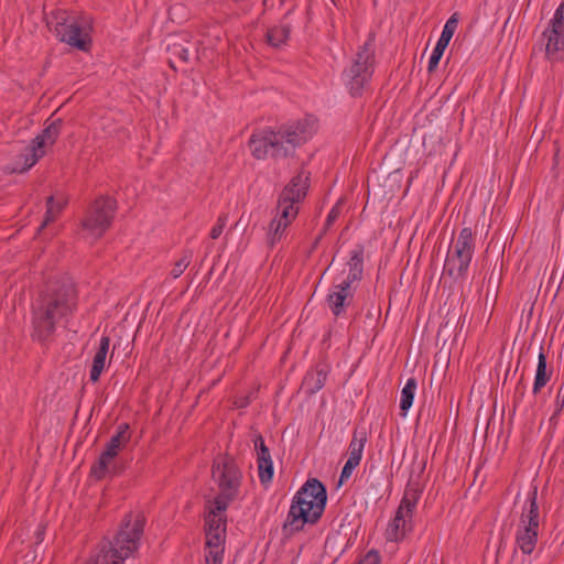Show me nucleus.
<instances>
[{
    "label": "nucleus",
    "mask_w": 564,
    "mask_h": 564,
    "mask_svg": "<svg viewBox=\"0 0 564 564\" xmlns=\"http://www.w3.org/2000/svg\"><path fill=\"white\" fill-rule=\"evenodd\" d=\"M76 306L75 284H44L32 304V338L41 344L50 343L57 324L70 316Z\"/></svg>",
    "instance_id": "1"
},
{
    "label": "nucleus",
    "mask_w": 564,
    "mask_h": 564,
    "mask_svg": "<svg viewBox=\"0 0 564 564\" xmlns=\"http://www.w3.org/2000/svg\"><path fill=\"white\" fill-rule=\"evenodd\" d=\"M327 503L325 485L316 478H310L292 499L286 519L282 525L285 536L301 532L305 524H316Z\"/></svg>",
    "instance_id": "2"
},
{
    "label": "nucleus",
    "mask_w": 564,
    "mask_h": 564,
    "mask_svg": "<svg viewBox=\"0 0 564 564\" xmlns=\"http://www.w3.org/2000/svg\"><path fill=\"white\" fill-rule=\"evenodd\" d=\"M144 524L145 518L142 513H128L113 540L100 543L87 564H122L138 551Z\"/></svg>",
    "instance_id": "3"
},
{
    "label": "nucleus",
    "mask_w": 564,
    "mask_h": 564,
    "mask_svg": "<svg viewBox=\"0 0 564 564\" xmlns=\"http://www.w3.org/2000/svg\"><path fill=\"white\" fill-rule=\"evenodd\" d=\"M54 31L61 42L83 52L90 50L91 20L89 17H77L61 10L54 14Z\"/></svg>",
    "instance_id": "4"
},
{
    "label": "nucleus",
    "mask_w": 564,
    "mask_h": 564,
    "mask_svg": "<svg viewBox=\"0 0 564 564\" xmlns=\"http://www.w3.org/2000/svg\"><path fill=\"white\" fill-rule=\"evenodd\" d=\"M212 476L219 488L218 495L213 499L230 506L238 498L242 481V473L237 463L228 455L216 457Z\"/></svg>",
    "instance_id": "5"
},
{
    "label": "nucleus",
    "mask_w": 564,
    "mask_h": 564,
    "mask_svg": "<svg viewBox=\"0 0 564 564\" xmlns=\"http://www.w3.org/2000/svg\"><path fill=\"white\" fill-rule=\"evenodd\" d=\"M475 251V237L471 228H463L448 251L444 264V273L454 280L467 279V272Z\"/></svg>",
    "instance_id": "6"
},
{
    "label": "nucleus",
    "mask_w": 564,
    "mask_h": 564,
    "mask_svg": "<svg viewBox=\"0 0 564 564\" xmlns=\"http://www.w3.org/2000/svg\"><path fill=\"white\" fill-rule=\"evenodd\" d=\"M373 39L370 36L356 54L354 63L344 70L347 88L352 97L360 96L366 83L373 72L375 52L372 50Z\"/></svg>",
    "instance_id": "7"
},
{
    "label": "nucleus",
    "mask_w": 564,
    "mask_h": 564,
    "mask_svg": "<svg viewBox=\"0 0 564 564\" xmlns=\"http://www.w3.org/2000/svg\"><path fill=\"white\" fill-rule=\"evenodd\" d=\"M63 127V120L56 119L50 122L40 134L31 140L18 156L15 164L22 163L21 167L15 166L14 172L24 173L29 171L46 153L45 148L53 145L57 140Z\"/></svg>",
    "instance_id": "8"
},
{
    "label": "nucleus",
    "mask_w": 564,
    "mask_h": 564,
    "mask_svg": "<svg viewBox=\"0 0 564 564\" xmlns=\"http://www.w3.org/2000/svg\"><path fill=\"white\" fill-rule=\"evenodd\" d=\"M117 210V200L110 196H99L89 206L82 220V228L95 239H99L110 228Z\"/></svg>",
    "instance_id": "9"
},
{
    "label": "nucleus",
    "mask_w": 564,
    "mask_h": 564,
    "mask_svg": "<svg viewBox=\"0 0 564 564\" xmlns=\"http://www.w3.org/2000/svg\"><path fill=\"white\" fill-rule=\"evenodd\" d=\"M131 438L130 426L128 423H120L116 433L110 437L100 454L99 458L91 465L90 474L98 480L104 479L108 474H117L115 466L111 468V462L118 456Z\"/></svg>",
    "instance_id": "10"
},
{
    "label": "nucleus",
    "mask_w": 564,
    "mask_h": 564,
    "mask_svg": "<svg viewBox=\"0 0 564 564\" xmlns=\"http://www.w3.org/2000/svg\"><path fill=\"white\" fill-rule=\"evenodd\" d=\"M229 505L207 498L204 511V531L206 541L226 542L227 509Z\"/></svg>",
    "instance_id": "11"
},
{
    "label": "nucleus",
    "mask_w": 564,
    "mask_h": 564,
    "mask_svg": "<svg viewBox=\"0 0 564 564\" xmlns=\"http://www.w3.org/2000/svg\"><path fill=\"white\" fill-rule=\"evenodd\" d=\"M278 140H280L279 135L274 134L273 130H262L251 135L249 148L257 160H264L269 156L275 160L290 156V148Z\"/></svg>",
    "instance_id": "12"
},
{
    "label": "nucleus",
    "mask_w": 564,
    "mask_h": 564,
    "mask_svg": "<svg viewBox=\"0 0 564 564\" xmlns=\"http://www.w3.org/2000/svg\"><path fill=\"white\" fill-rule=\"evenodd\" d=\"M310 128L308 120L304 119L281 126L278 131H274V134L279 135V142H283L285 147L290 148L291 155L296 147L306 142L311 134Z\"/></svg>",
    "instance_id": "13"
},
{
    "label": "nucleus",
    "mask_w": 564,
    "mask_h": 564,
    "mask_svg": "<svg viewBox=\"0 0 564 564\" xmlns=\"http://www.w3.org/2000/svg\"><path fill=\"white\" fill-rule=\"evenodd\" d=\"M355 288L352 284H334L326 296V303L336 317L346 315L347 308L352 304Z\"/></svg>",
    "instance_id": "14"
},
{
    "label": "nucleus",
    "mask_w": 564,
    "mask_h": 564,
    "mask_svg": "<svg viewBox=\"0 0 564 564\" xmlns=\"http://www.w3.org/2000/svg\"><path fill=\"white\" fill-rule=\"evenodd\" d=\"M310 172L301 170L283 188L280 196L284 198H294L295 202H302L310 187Z\"/></svg>",
    "instance_id": "15"
},
{
    "label": "nucleus",
    "mask_w": 564,
    "mask_h": 564,
    "mask_svg": "<svg viewBox=\"0 0 564 564\" xmlns=\"http://www.w3.org/2000/svg\"><path fill=\"white\" fill-rule=\"evenodd\" d=\"M328 376V366L327 365H317L314 370L308 371L302 382V387L308 395L315 394L319 391L327 379Z\"/></svg>",
    "instance_id": "16"
},
{
    "label": "nucleus",
    "mask_w": 564,
    "mask_h": 564,
    "mask_svg": "<svg viewBox=\"0 0 564 564\" xmlns=\"http://www.w3.org/2000/svg\"><path fill=\"white\" fill-rule=\"evenodd\" d=\"M539 538V528L521 524L516 534V543L525 555L533 553Z\"/></svg>",
    "instance_id": "17"
},
{
    "label": "nucleus",
    "mask_w": 564,
    "mask_h": 564,
    "mask_svg": "<svg viewBox=\"0 0 564 564\" xmlns=\"http://www.w3.org/2000/svg\"><path fill=\"white\" fill-rule=\"evenodd\" d=\"M552 373L553 369L552 367H547L546 356L544 354L543 347L541 346L538 356V366L534 382L532 387V393L534 395L539 394L541 390L547 384V382L551 380Z\"/></svg>",
    "instance_id": "18"
},
{
    "label": "nucleus",
    "mask_w": 564,
    "mask_h": 564,
    "mask_svg": "<svg viewBox=\"0 0 564 564\" xmlns=\"http://www.w3.org/2000/svg\"><path fill=\"white\" fill-rule=\"evenodd\" d=\"M408 518L402 511H397L393 520L388 527L387 533L390 541L399 542L403 540L409 532L412 531L411 518Z\"/></svg>",
    "instance_id": "19"
},
{
    "label": "nucleus",
    "mask_w": 564,
    "mask_h": 564,
    "mask_svg": "<svg viewBox=\"0 0 564 564\" xmlns=\"http://www.w3.org/2000/svg\"><path fill=\"white\" fill-rule=\"evenodd\" d=\"M364 260L365 247L364 245L358 243L350 252V258L348 261L349 273L347 276V282H359L364 278Z\"/></svg>",
    "instance_id": "20"
},
{
    "label": "nucleus",
    "mask_w": 564,
    "mask_h": 564,
    "mask_svg": "<svg viewBox=\"0 0 564 564\" xmlns=\"http://www.w3.org/2000/svg\"><path fill=\"white\" fill-rule=\"evenodd\" d=\"M110 338L108 336H101L99 347L94 356L93 365L90 368L89 379L93 382H97L100 375L106 366V358L109 350Z\"/></svg>",
    "instance_id": "21"
},
{
    "label": "nucleus",
    "mask_w": 564,
    "mask_h": 564,
    "mask_svg": "<svg viewBox=\"0 0 564 564\" xmlns=\"http://www.w3.org/2000/svg\"><path fill=\"white\" fill-rule=\"evenodd\" d=\"M545 43V55L551 62L564 61V35H554L552 33H542Z\"/></svg>",
    "instance_id": "22"
},
{
    "label": "nucleus",
    "mask_w": 564,
    "mask_h": 564,
    "mask_svg": "<svg viewBox=\"0 0 564 564\" xmlns=\"http://www.w3.org/2000/svg\"><path fill=\"white\" fill-rule=\"evenodd\" d=\"M297 203L299 202H295L294 198L279 196L275 216L281 219V221H284L288 227L299 214V207L295 206Z\"/></svg>",
    "instance_id": "23"
},
{
    "label": "nucleus",
    "mask_w": 564,
    "mask_h": 564,
    "mask_svg": "<svg viewBox=\"0 0 564 564\" xmlns=\"http://www.w3.org/2000/svg\"><path fill=\"white\" fill-rule=\"evenodd\" d=\"M538 491L534 488L529 495V509L527 513H522L520 518V524L539 528V505H538Z\"/></svg>",
    "instance_id": "24"
},
{
    "label": "nucleus",
    "mask_w": 564,
    "mask_h": 564,
    "mask_svg": "<svg viewBox=\"0 0 564 564\" xmlns=\"http://www.w3.org/2000/svg\"><path fill=\"white\" fill-rule=\"evenodd\" d=\"M367 442L366 432L355 431L352 434V438L349 443V460H354L356 464H360L362 458V452L365 448V444Z\"/></svg>",
    "instance_id": "25"
},
{
    "label": "nucleus",
    "mask_w": 564,
    "mask_h": 564,
    "mask_svg": "<svg viewBox=\"0 0 564 564\" xmlns=\"http://www.w3.org/2000/svg\"><path fill=\"white\" fill-rule=\"evenodd\" d=\"M416 386H417L416 379L410 378V379H408L405 386L401 390L400 411H401V415H403V416L406 415L409 409L412 406Z\"/></svg>",
    "instance_id": "26"
},
{
    "label": "nucleus",
    "mask_w": 564,
    "mask_h": 564,
    "mask_svg": "<svg viewBox=\"0 0 564 564\" xmlns=\"http://www.w3.org/2000/svg\"><path fill=\"white\" fill-rule=\"evenodd\" d=\"M291 28L289 24L273 26L267 32V42L273 47H280L290 36Z\"/></svg>",
    "instance_id": "27"
},
{
    "label": "nucleus",
    "mask_w": 564,
    "mask_h": 564,
    "mask_svg": "<svg viewBox=\"0 0 564 564\" xmlns=\"http://www.w3.org/2000/svg\"><path fill=\"white\" fill-rule=\"evenodd\" d=\"M205 563L206 564H223L225 542L206 541L205 542Z\"/></svg>",
    "instance_id": "28"
},
{
    "label": "nucleus",
    "mask_w": 564,
    "mask_h": 564,
    "mask_svg": "<svg viewBox=\"0 0 564 564\" xmlns=\"http://www.w3.org/2000/svg\"><path fill=\"white\" fill-rule=\"evenodd\" d=\"M63 207L64 203L55 202V197L53 195L46 198V212L44 219L37 229V234H40L48 224L53 223L57 218Z\"/></svg>",
    "instance_id": "29"
},
{
    "label": "nucleus",
    "mask_w": 564,
    "mask_h": 564,
    "mask_svg": "<svg viewBox=\"0 0 564 564\" xmlns=\"http://www.w3.org/2000/svg\"><path fill=\"white\" fill-rule=\"evenodd\" d=\"M286 228L284 221H281L276 216L271 220L267 235V243L270 248H273L281 240Z\"/></svg>",
    "instance_id": "30"
},
{
    "label": "nucleus",
    "mask_w": 564,
    "mask_h": 564,
    "mask_svg": "<svg viewBox=\"0 0 564 564\" xmlns=\"http://www.w3.org/2000/svg\"><path fill=\"white\" fill-rule=\"evenodd\" d=\"M554 35H564V1L556 8L547 28L543 31Z\"/></svg>",
    "instance_id": "31"
},
{
    "label": "nucleus",
    "mask_w": 564,
    "mask_h": 564,
    "mask_svg": "<svg viewBox=\"0 0 564 564\" xmlns=\"http://www.w3.org/2000/svg\"><path fill=\"white\" fill-rule=\"evenodd\" d=\"M258 475L262 485H268L273 478V462L272 458L257 460Z\"/></svg>",
    "instance_id": "32"
},
{
    "label": "nucleus",
    "mask_w": 564,
    "mask_h": 564,
    "mask_svg": "<svg viewBox=\"0 0 564 564\" xmlns=\"http://www.w3.org/2000/svg\"><path fill=\"white\" fill-rule=\"evenodd\" d=\"M192 258H193L192 250H185L183 252V256L181 257V259L175 262L174 268L170 272V276L172 279L180 278V275L184 272V270L191 263Z\"/></svg>",
    "instance_id": "33"
},
{
    "label": "nucleus",
    "mask_w": 564,
    "mask_h": 564,
    "mask_svg": "<svg viewBox=\"0 0 564 564\" xmlns=\"http://www.w3.org/2000/svg\"><path fill=\"white\" fill-rule=\"evenodd\" d=\"M167 51L172 56L177 57L181 62L187 63L189 61V50L182 43H172L167 46Z\"/></svg>",
    "instance_id": "34"
},
{
    "label": "nucleus",
    "mask_w": 564,
    "mask_h": 564,
    "mask_svg": "<svg viewBox=\"0 0 564 564\" xmlns=\"http://www.w3.org/2000/svg\"><path fill=\"white\" fill-rule=\"evenodd\" d=\"M340 200L335 205L333 206V208L329 210L328 215H327V218H326V221L324 224V227L322 229V232L319 234L317 240H319L322 238L323 235H325L329 228L334 225V223L338 219L340 213H341V207H340Z\"/></svg>",
    "instance_id": "35"
},
{
    "label": "nucleus",
    "mask_w": 564,
    "mask_h": 564,
    "mask_svg": "<svg viewBox=\"0 0 564 564\" xmlns=\"http://www.w3.org/2000/svg\"><path fill=\"white\" fill-rule=\"evenodd\" d=\"M422 494V489L420 487V484L414 481L412 478L406 484L405 490H404V497L409 498L413 502L417 503L420 497Z\"/></svg>",
    "instance_id": "36"
},
{
    "label": "nucleus",
    "mask_w": 564,
    "mask_h": 564,
    "mask_svg": "<svg viewBox=\"0 0 564 564\" xmlns=\"http://www.w3.org/2000/svg\"><path fill=\"white\" fill-rule=\"evenodd\" d=\"M253 442H254V447L257 451V460H262L263 458L264 459L271 458L270 451H269L268 446L264 444V440H263L262 435L258 434Z\"/></svg>",
    "instance_id": "37"
},
{
    "label": "nucleus",
    "mask_w": 564,
    "mask_h": 564,
    "mask_svg": "<svg viewBox=\"0 0 564 564\" xmlns=\"http://www.w3.org/2000/svg\"><path fill=\"white\" fill-rule=\"evenodd\" d=\"M458 22H459V14L457 12H455L446 21V23L443 28V31H442V35L452 40V37L457 29Z\"/></svg>",
    "instance_id": "38"
},
{
    "label": "nucleus",
    "mask_w": 564,
    "mask_h": 564,
    "mask_svg": "<svg viewBox=\"0 0 564 564\" xmlns=\"http://www.w3.org/2000/svg\"><path fill=\"white\" fill-rule=\"evenodd\" d=\"M503 264L499 262L498 259L494 263L488 276L486 275L484 279H487V282H501L503 279Z\"/></svg>",
    "instance_id": "39"
},
{
    "label": "nucleus",
    "mask_w": 564,
    "mask_h": 564,
    "mask_svg": "<svg viewBox=\"0 0 564 564\" xmlns=\"http://www.w3.org/2000/svg\"><path fill=\"white\" fill-rule=\"evenodd\" d=\"M416 505L417 503L403 496L397 511H402L408 518H412Z\"/></svg>",
    "instance_id": "40"
},
{
    "label": "nucleus",
    "mask_w": 564,
    "mask_h": 564,
    "mask_svg": "<svg viewBox=\"0 0 564 564\" xmlns=\"http://www.w3.org/2000/svg\"><path fill=\"white\" fill-rule=\"evenodd\" d=\"M228 216L226 214H223L218 217L217 224L212 228L210 230V238L217 239L224 231V228L227 224Z\"/></svg>",
    "instance_id": "41"
},
{
    "label": "nucleus",
    "mask_w": 564,
    "mask_h": 564,
    "mask_svg": "<svg viewBox=\"0 0 564 564\" xmlns=\"http://www.w3.org/2000/svg\"><path fill=\"white\" fill-rule=\"evenodd\" d=\"M359 464L354 463V460L347 459V462L345 463V465H344V467H343V469L340 471V475H339V485H343L344 482H346L350 478L354 469Z\"/></svg>",
    "instance_id": "42"
},
{
    "label": "nucleus",
    "mask_w": 564,
    "mask_h": 564,
    "mask_svg": "<svg viewBox=\"0 0 564 564\" xmlns=\"http://www.w3.org/2000/svg\"><path fill=\"white\" fill-rule=\"evenodd\" d=\"M444 52L445 51L442 48H438L436 46L434 47L432 55L430 56V61H429V65H427V70L430 73L434 72L437 68Z\"/></svg>",
    "instance_id": "43"
},
{
    "label": "nucleus",
    "mask_w": 564,
    "mask_h": 564,
    "mask_svg": "<svg viewBox=\"0 0 564 564\" xmlns=\"http://www.w3.org/2000/svg\"><path fill=\"white\" fill-rule=\"evenodd\" d=\"M357 564H381V557L378 551H368Z\"/></svg>",
    "instance_id": "44"
},
{
    "label": "nucleus",
    "mask_w": 564,
    "mask_h": 564,
    "mask_svg": "<svg viewBox=\"0 0 564 564\" xmlns=\"http://www.w3.org/2000/svg\"><path fill=\"white\" fill-rule=\"evenodd\" d=\"M524 393H525V386L523 383V379H520V381L518 382L517 387H516V391H514V404H517L518 402H520L523 397H524Z\"/></svg>",
    "instance_id": "45"
},
{
    "label": "nucleus",
    "mask_w": 564,
    "mask_h": 564,
    "mask_svg": "<svg viewBox=\"0 0 564 564\" xmlns=\"http://www.w3.org/2000/svg\"><path fill=\"white\" fill-rule=\"evenodd\" d=\"M449 42H451V39L445 37L444 35L441 34L435 46L445 51L446 47L448 46Z\"/></svg>",
    "instance_id": "46"
},
{
    "label": "nucleus",
    "mask_w": 564,
    "mask_h": 564,
    "mask_svg": "<svg viewBox=\"0 0 564 564\" xmlns=\"http://www.w3.org/2000/svg\"><path fill=\"white\" fill-rule=\"evenodd\" d=\"M236 226L242 227V217L237 221Z\"/></svg>",
    "instance_id": "47"
},
{
    "label": "nucleus",
    "mask_w": 564,
    "mask_h": 564,
    "mask_svg": "<svg viewBox=\"0 0 564 564\" xmlns=\"http://www.w3.org/2000/svg\"><path fill=\"white\" fill-rule=\"evenodd\" d=\"M558 286H561V284H560ZM558 292H560V288H557V289H556V291H555V295H556Z\"/></svg>",
    "instance_id": "48"
},
{
    "label": "nucleus",
    "mask_w": 564,
    "mask_h": 564,
    "mask_svg": "<svg viewBox=\"0 0 564 564\" xmlns=\"http://www.w3.org/2000/svg\"><path fill=\"white\" fill-rule=\"evenodd\" d=\"M170 65H171L172 68H175L174 64L172 63V61H170Z\"/></svg>",
    "instance_id": "49"
}]
</instances>
